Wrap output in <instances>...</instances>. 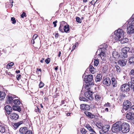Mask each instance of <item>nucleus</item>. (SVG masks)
<instances>
[{
	"instance_id": "nucleus-36",
	"label": "nucleus",
	"mask_w": 134,
	"mask_h": 134,
	"mask_svg": "<svg viewBox=\"0 0 134 134\" xmlns=\"http://www.w3.org/2000/svg\"><path fill=\"white\" fill-rule=\"evenodd\" d=\"M134 62V57H131L129 59V63L130 64H132Z\"/></svg>"
},
{
	"instance_id": "nucleus-21",
	"label": "nucleus",
	"mask_w": 134,
	"mask_h": 134,
	"mask_svg": "<svg viewBox=\"0 0 134 134\" xmlns=\"http://www.w3.org/2000/svg\"><path fill=\"white\" fill-rule=\"evenodd\" d=\"M102 79V75L100 74H98L96 77L95 81L97 82H99Z\"/></svg>"
},
{
	"instance_id": "nucleus-29",
	"label": "nucleus",
	"mask_w": 134,
	"mask_h": 134,
	"mask_svg": "<svg viewBox=\"0 0 134 134\" xmlns=\"http://www.w3.org/2000/svg\"><path fill=\"white\" fill-rule=\"evenodd\" d=\"M86 127L87 129L91 131V132L94 133H96L95 131L93 130L92 128L91 127V126L88 124H87L86 125Z\"/></svg>"
},
{
	"instance_id": "nucleus-35",
	"label": "nucleus",
	"mask_w": 134,
	"mask_h": 134,
	"mask_svg": "<svg viewBox=\"0 0 134 134\" xmlns=\"http://www.w3.org/2000/svg\"><path fill=\"white\" fill-rule=\"evenodd\" d=\"M95 69L92 65L90 66V71L91 72V73L92 74H94V70Z\"/></svg>"
},
{
	"instance_id": "nucleus-2",
	"label": "nucleus",
	"mask_w": 134,
	"mask_h": 134,
	"mask_svg": "<svg viewBox=\"0 0 134 134\" xmlns=\"http://www.w3.org/2000/svg\"><path fill=\"white\" fill-rule=\"evenodd\" d=\"M130 130V126L127 123L124 122L120 125V130L123 133L129 132Z\"/></svg>"
},
{
	"instance_id": "nucleus-60",
	"label": "nucleus",
	"mask_w": 134,
	"mask_h": 134,
	"mask_svg": "<svg viewBox=\"0 0 134 134\" xmlns=\"http://www.w3.org/2000/svg\"><path fill=\"white\" fill-rule=\"evenodd\" d=\"M131 88L132 89L134 92V85H131V86H130Z\"/></svg>"
},
{
	"instance_id": "nucleus-12",
	"label": "nucleus",
	"mask_w": 134,
	"mask_h": 134,
	"mask_svg": "<svg viewBox=\"0 0 134 134\" xmlns=\"http://www.w3.org/2000/svg\"><path fill=\"white\" fill-rule=\"evenodd\" d=\"M127 119L129 120H132L134 119V113L132 112H129L126 114Z\"/></svg>"
},
{
	"instance_id": "nucleus-9",
	"label": "nucleus",
	"mask_w": 134,
	"mask_h": 134,
	"mask_svg": "<svg viewBox=\"0 0 134 134\" xmlns=\"http://www.w3.org/2000/svg\"><path fill=\"white\" fill-rule=\"evenodd\" d=\"M103 83L105 85L109 86L111 84V81L109 77H106L103 79Z\"/></svg>"
},
{
	"instance_id": "nucleus-64",
	"label": "nucleus",
	"mask_w": 134,
	"mask_h": 134,
	"mask_svg": "<svg viewBox=\"0 0 134 134\" xmlns=\"http://www.w3.org/2000/svg\"><path fill=\"white\" fill-rule=\"evenodd\" d=\"M131 109L134 111V105L131 107Z\"/></svg>"
},
{
	"instance_id": "nucleus-23",
	"label": "nucleus",
	"mask_w": 134,
	"mask_h": 134,
	"mask_svg": "<svg viewBox=\"0 0 134 134\" xmlns=\"http://www.w3.org/2000/svg\"><path fill=\"white\" fill-rule=\"evenodd\" d=\"M120 42L121 43H124L128 42L129 41V39L126 37L124 38L123 37V38L121 40H120Z\"/></svg>"
},
{
	"instance_id": "nucleus-11",
	"label": "nucleus",
	"mask_w": 134,
	"mask_h": 134,
	"mask_svg": "<svg viewBox=\"0 0 134 134\" xmlns=\"http://www.w3.org/2000/svg\"><path fill=\"white\" fill-rule=\"evenodd\" d=\"M16 96L15 95H12L11 96H9L8 98H7V102L9 104L13 103L12 101L14 98H16Z\"/></svg>"
},
{
	"instance_id": "nucleus-34",
	"label": "nucleus",
	"mask_w": 134,
	"mask_h": 134,
	"mask_svg": "<svg viewBox=\"0 0 134 134\" xmlns=\"http://www.w3.org/2000/svg\"><path fill=\"white\" fill-rule=\"evenodd\" d=\"M101 129L99 132L100 134H108V132L104 131L103 129Z\"/></svg>"
},
{
	"instance_id": "nucleus-16",
	"label": "nucleus",
	"mask_w": 134,
	"mask_h": 134,
	"mask_svg": "<svg viewBox=\"0 0 134 134\" xmlns=\"http://www.w3.org/2000/svg\"><path fill=\"white\" fill-rule=\"evenodd\" d=\"M127 62V60L125 59H120L118 61V63L120 66H123L126 65Z\"/></svg>"
},
{
	"instance_id": "nucleus-15",
	"label": "nucleus",
	"mask_w": 134,
	"mask_h": 134,
	"mask_svg": "<svg viewBox=\"0 0 134 134\" xmlns=\"http://www.w3.org/2000/svg\"><path fill=\"white\" fill-rule=\"evenodd\" d=\"M10 118L14 120H15L18 119L19 118L18 115L14 113L11 114L10 115Z\"/></svg>"
},
{
	"instance_id": "nucleus-33",
	"label": "nucleus",
	"mask_w": 134,
	"mask_h": 134,
	"mask_svg": "<svg viewBox=\"0 0 134 134\" xmlns=\"http://www.w3.org/2000/svg\"><path fill=\"white\" fill-rule=\"evenodd\" d=\"M5 129L4 126L2 125H0V131L2 133L5 132Z\"/></svg>"
},
{
	"instance_id": "nucleus-22",
	"label": "nucleus",
	"mask_w": 134,
	"mask_h": 134,
	"mask_svg": "<svg viewBox=\"0 0 134 134\" xmlns=\"http://www.w3.org/2000/svg\"><path fill=\"white\" fill-rule=\"evenodd\" d=\"M65 24V22L63 21L61 23L60 25L59 28V31L62 32H63L64 24Z\"/></svg>"
},
{
	"instance_id": "nucleus-47",
	"label": "nucleus",
	"mask_w": 134,
	"mask_h": 134,
	"mask_svg": "<svg viewBox=\"0 0 134 134\" xmlns=\"http://www.w3.org/2000/svg\"><path fill=\"white\" fill-rule=\"evenodd\" d=\"M26 14L24 12H23V14L21 15V16L22 18H24V16L26 17Z\"/></svg>"
},
{
	"instance_id": "nucleus-50",
	"label": "nucleus",
	"mask_w": 134,
	"mask_h": 134,
	"mask_svg": "<svg viewBox=\"0 0 134 134\" xmlns=\"http://www.w3.org/2000/svg\"><path fill=\"white\" fill-rule=\"evenodd\" d=\"M97 0H92V1L91 2V3L92 4L94 5Z\"/></svg>"
},
{
	"instance_id": "nucleus-45",
	"label": "nucleus",
	"mask_w": 134,
	"mask_h": 134,
	"mask_svg": "<svg viewBox=\"0 0 134 134\" xmlns=\"http://www.w3.org/2000/svg\"><path fill=\"white\" fill-rule=\"evenodd\" d=\"M44 85V83L42 82H40L39 85V87L40 88H41L43 87Z\"/></svg>"
},
{
	"instance_id": "nucleus-54",
	"label": "nucleus",
	"mask_w": 134,
	"mask_h": 134,
	"mask_svg": "<svg viewBox=\"0 0 134 134\" xmlns=\"http://www.w3.org/2000/svg\"><path fill=\"white\" fill-rule=\"evenodd\" d=\"M57 23V20H56L55 21H54L53 22V24L54 25V27H55L57 26L56 23Z\"/></svg>"
},
{
	"instance_id": "nucleus-55",
	"label": "nucleus",
	"mask_w": 134,
	"mask_h": 134,
	"mask_svg": "<svg viewBox=\"0 0 134 134\" xmlns=\"http://www.w3.org/2000/svg\"><path fill=\"white\" fill-rule=\"evenodd\" d=\"M130 74L131 75H132L134 76V69H132L130 72Z\"/></svg>"
},
{
	"instance_id": "nucleus-51",
	"label": "nucleus",
	"mask_w": 134,
	"mask_h": 134,
	"mask_svg": "<svg viewBox=\"0 0 134 134\" xmlns=\"http://www.w3.org/2000/svg\"><path fill=\"white\" fill-rule=\"evenodd\" d=\"M25 134H32L31 130H28Z\"/></svg>"
},
{
	"instance_id": "nucleus-6",
	"label": "nucleus",
	"mask_w": 134,
	"mask_h": 134,
	"mask_svg": "<svg viewBox=\"0 0 134 134\" xmlns=\"http://www.w3.org/2000/svg\"><path fill=\"white\" fill-rule=\"evenodd\" d=\"M93 93V92L88 90L85 93L84 95L85 96L91 101L93 99L92 94Z\"/></svg>"
},
{
	"instance_id": "nucleus-5",
	"label": "nucleus",
	"mask_w": 134,
	"mask_h": 134,
	"mask_svg": "<svg viewBox=\"0 0 134 134\" xmlns=\"http://www.w3.org/2000/svg\"><path fill=\"white\" fill-rule=\"evenodd\" d=\"M93 76L91 74L86 75L84 78V81L86 83H88L89 85H92L93 83L92 81L93 80Z\"/></svg>"
},
{
	"instance_id": "nucleus-31",
	"label": "nucleus",
	"mask_w": 134,
	"mask_h": 134,
	"mask_svg": "<svg viewBox=\"0 0 134 134\" xmlns=\"http://www.w3.org/2000/svg\"><path fill=\"white\" fill-rule=\"evenodd\" d=\"M121 55L122 58H123V57L126 58L127 57V53L126 52H122Z\"/></svg>"
},
{
	"instance_id": "nucleus-43",
	"label": "nucleus",
	"mask_w": 134,
	"mask_h": 134,
	"mask_svg": "<svg viewBox=\"0 0 134 134\" xmlns=\"http://www.w3.org/2000/svg\"><path fill=\"white\" fill-rule=\"evenodd\" d=\"M95 98L96 100H99L100 99L101 97L98 95H96L95 96Z\"/></svg>"
},
{
	"instance_id": "nucleus-25",
	"label": "nucleus",
	"mask_w": 134,
	"mask_h": 134,
	"mask_svg": "<svg viewBox=\"0 0 134 134\" xmlns=\"http://www.w3.org/2000/svg\"><path fill=\"white\" fill-rule=\"evenodd\" d=\"M13 103L14 104V105L19 106L20 104V102L19 99H14L13 101Z\"/></svg>"
},
{
	"instance_id": "nucleus-40",
	"label": "nucleus",
	"mask_w": 134,
	"mask_h": 134,
	"mask_svg": "<svg viewBox=\"0 0 134 134\" xmlns=\"http://www.w3.org/2000/svg\"><path fill=\"white\" fill-rule=\"evenodd\" d=\"M131 82H129V84L130 85H131V83L134 84V77H132L131 78Z\"/></svg>"
},
{
	"instance_id": "nucleus-20",
	"label": "nucleus",
	"mask_w": 134,
	"mask_h": 134,
	"mask_svg": "<svg viewBox=\"0 0 134 134\" xmlns=\"http://www.w3.org/2000/svg\"><path fill=\"white\" fill-rule=\"evenodd\" d=\"M79 99L81 101H82L85 102L88 104L90 103L91 101L89 99L83 97H80Z\"/></svg>"
},
{
	"instance_id": "nucleus-42",
	"label": "nucleus",
	"mask_w": 134,
	"mask_h": 134,
	"mask_svg": "<svg viewBox=\"0 0 134 134\" xmlns=\"http://www.w3.org/2000/svg\"><path fill=\"white\" fill-rule=\"evenodd\" d=\"M115 68H116L117 71L118 72H120L121 71V69L120 67L117 65L115 66Z\"/></svg>"
},
{
	"instance_id": "nucleus-19",
	"label": "nucleus",
	"mask_w": 134,
	"mask_h": 134,
	"mask_svg": "<svg viewBox=\"0 0 134 134\" xmlns=\"http://www.w3.org/2000/svg\"><path fill=\"white\" fill-rule=\"evenodd\" d=\"M112 54L113 57L114 58L116 59H118L120 56L118 53L115 51H113L112 53Z\"/></svg>"
},
{
	"instance_id": "nucleus-48",
	"label": "nucleus",
	"mask_w": 134,
	"mask_h": 134,
	"mask_svg": "<svg viewBox=\"0 0 134 134\" xmlns=\"http://www.w3.org/2000/svg\"><path fill=\"white\" fill-rule=\"evenodd\" d=\"M50 59L49 58H48L46 59L45 60V62L47 64H48L49 63L50 61Z\"/></svg>"
},
{
	"instance_id": "nucleus-7",
	"label": "nucleus",
	"mask_w": 134,
	"mask_h": 134,
	"mask_svg": "<svg viewBox=\"0 0 134 134\" xmlns=\"http://www.w3.org/2000/svg\"><path fill=\"white\" fill-rule=\"evenodd\" d=\"M118 123L117 122L113 125L111 130L113 132L116 133L120 130L121 125H119Z\"/></svg>"
},
{
	"instance_id": "nucleus-46",
	"label": "nucleus",
	"mask_w": 134,
	"mask_h": 134,
	"mask_svg": "<svg viewBox=\"0 0 134 134\" xmlns=\"http://www.w3.org/2000/svg\"><path fill=\"white\" fill-rule=\"evenodd\" d=\"M11 20L12 21V23L13 24H15L16 22V21L15 20V18L14 17L12 18Z\"/></svg>"
},
{
	"instance_id": "nucleus-44",
	"label": "nucleus",
	"mask_w": 134,
	"mask_h": 134,
	"mask_svg": "<svg viewBox=\"0 0 134 134\" xmlns=\"http://www.w3.org/2000/svg\"><path fill=\"white\" fill-rule=\"evenodd\" d=\"M76 20L79 23H81V21L80 18L78 17H77L76 18Z\"/></svg>"
},
{
	"instance_id": "nucleus-24",
	"label": "nucleus",
	"mask_w": 134,
	"mask_h": 134,
	"mask_svg": "<svg viewBox=\"0 0 134 134\" xmlns=\"http://www.w3.org/2000/svg\"><path fill=\"white\" fill-rule=\"evenodd\" d=\"M109 125H106L102 126L101 129H103V130H104V131L108 132L109 130Z\"/></svg>"
},
{
	"instance_id": "nucleus-61",
	"label": "nucleus",
	"mask_w": 134,
	"mask_h": 134,
	"mask_svg": "<svg viewBox=\"0 0 134 134\" xmlns=\"http://www.w3.org/2000/svg\"><path fill=\"white\" fill-rule=\"evenodd\" d=\"M58 36H59V35L58 33L55 34V36L56 38H58Z\"/></svg>"
},
{
	"instance_id": "nucleus-58",
	"label": "nucleus",
	"mask_w": 134,
	"mask_h": 134,
	"mask_svg": "<svg viewBox=\"0 0 134 134\" xmlns=\"http://www.w3.org/2000/svg\"><path fill=\"white\" fill-rule=\"evenodd\" d=\"M111 80L112 82H116V81L115 80V79L114 77H112L111 78Z\"/></svg>"
},
{
	"instance_id": "nucleus-37",
	"label": "nucleus",
	"mask_w": 134,
	"mask_h": 134,
	"mask_svg": "<svg viewBox=\"0 0 134 134\" xmlns=\"http://www.w3.org/2000/svg\"><path fill=\"white\" fill-rule=\"evenodd\" d=\"M80 132L82 134H85L87 131L84 128H82L81 129Z\"/></svg>"
},
{
	"instance_id": "nucleus-3",
	"label": "nucleus",
	"mask_w": 134,
	"mask_h": 134,
	"mask_svg": "<svg viewBox=\"0 0 134 134\" xmlns=\"http://www.w3.org/2000/svg\"><path fill=\"white\" fill-rule=\"evenodd\" d=\"M106 50V49L105 48H103L98 49L96 52L97 54L100 56L103 60H105L104 57L106 56L105 53Z\"/></svg>"
},
{
	"instance_id": "nucleus-10",
	"label": "nucleus",
	"mask_w": 134,
	"mask_h": 134,
	"mask_svg": "<svg viewBox=\"0 0 134 134\" xmlns=\"http://www.w3.org/2000/svg\"><path fill=\"white\" fill-rule=\"evenodd\" d=\"M127 31L128 34L134 33V25H130L128 27Z\"/></svg>"
},
{
	"instance_id": "nucleus-4",
	"label": "nucleus",
	"mask_w": 134,
	"mask_h": 134,
	"mask_svg": "<svg viewBox=\"0 0 134 134\" xmlns=\"http://www.w3.org/2000/svg\"><path fill=\"white\" fill-rule=\"evenodd\" d=\"M131 102L129 100H127L124 101L123 103V110H121L122 113H124V110L125 111L129 110L131 106Z\"/></svg>"
},
{
	"instance_id": "nucleus-26",
	"label": "nucleus",
	"mask_w": 134,
	"mask_h": 134,
	"mask_svg": "<svg viewBox=\"0 0 134 134\" xmlns=\"http://www.w3.org/2000/svg\"><path fill=\"white\" fill-rule=\"evenodd\" d=\"M5 96V94L4 92L0 91V100H2L4 99Z\"/></svg>"
},
{
	"instance_id": "nucleus-41",
	"label": "nucleus",
	"mask_w": 134,
	"mask_h": 134,
	"mask_svg": "<svg viewBox=\"0 0 134 134\" xmlns=\"http://www.w3.org/2000/svg\"><path fill=\"white\" fill-rule=\"evenodd\" d=\"M115 59L113 57H110L109 58V60L110 62L112 63L114 62Z\"/></svg>"
},
{
	"instance_id": "nucleus-38",
	"label": "nucleus",
	"mask_w": 134,
	"mask_h": 134,
	"mask_svg": "<svg viewBox=\"0 0 134 134\" xmlns=\"http://www.w3.org/2000/svg\"><path fill=\"white\" fill-rule=\"evenodd\" d=\"M14 64V63L11 62L8 64L7 65V68H10V67H12Z\"/></svg>"
},
{
	"instance_id": "nucleus-17",
	"label": "nucleus",
	"mask_w": 134,
	"mask_h": 134,
	"mask_svg": "<svg viewBox=\"0 0 134 134\" xmlns=\"http://www.w3.org/2000/svg\"><path fill=\"white\" fill-rule=\"evenodd\" d=\"M28 131L27 127H25L20 128L19 129V132L21 134H25Z\"/></svg>"
},
{
	"instance_id": "nucleus-62",
	"label": "nucleus",
	"mask_w": 134,
	"mask_h": 134,
	"mask_svg": "<svg viewBox=\"0 0 134 134\" xmlns=\"http://www.w3.org/2000/svg\"><path fill=\"white\" fill-rule=\"evenodd\" d=\"M65 101V100H62L61 102V104H64V103Z\"/></svg>"
},
{
	"instance_id": "nucleus-53",
	"label": "nucleus",
	"mask_w": 134,
	"mask_h": 134,
	"mask_svg": "<svg viewBox=\"0 0 134 134\" xmlns=\"http://www.w3.org/2000/svg\"><path fill=\"white\" fill-rule=\"evenodd\" d=\"M113 86L114 87H115L116 86V82H114L112 83Z\"/></svg>"
},
{
	"instance_id": "nucleus-14",
	"label": "nucleus",
	"mask_w": 134,
	"mask_h": 134,
	"mask_svg": "<svg viewBox=\"0 0 134 134\" xmlns=\"http://www.w3.org/2000/svg\"><path fill=\"white\" fill-rule=\"evenodd\" d=\"M6 113L9 115L12 111V108L9 105H7L4 107Z\"/></svg>"
},
{
	"instance_id": "nucleus-63",
	"label": "nucleus",
	"mask_w": 134,
	"mask_h": 134,
	"mask_svg": "<svg viewBox=\"0 0 134 134\" xmlns=\"http://www.w3.org/2000/svg\"><path fill=\"white\" fill-rule=\"evenodd\" d=\"M35 40L34 39H32L31 40V42L33 44H34L35 43V41H34Z\"/></svg>"
},
{
	"instance_id": "nucleus-1",
	"label": "nucleus",
	"mask_w": 134,
	"mask_h": 134,
	"mask_svg": "<svg viewBox=\"0 0 134 134\" xmlns=\"http://www.w3.org/2000/svg\"><path fill=\"white\" fill-rule=\"evenodd\" d=\"M125 32L121 29H118L114 32L115 40L116 41H120L124 36Z\"/></svg>"
},
{
	"instance_id": "nucleus-13",
	"label": "nucleus",
	"mask_w": 134,
	"mask_h": 134,
	"mask_svg": "<svg viewBox=\"0 0 134 134\" xmlns=\"http://www.w3.org/2000/svg\"><path fill=\"white\" fill-rule=\"evenodd\" d=\"M80 108L83 110H88L90 109L89 105L86 104H82L80 105Z\"/></svg>"
},
{
	"instance_id": "nucleus-57",
	"label": "nucleus",
	"mask_w": 134,
	"mask_h": 134,
	"mask_svg": "<svg viewBox=\"0 0 134 134\" xmlns=\"http://www.w3.org/2000/svg\"><path fill=\"white\" fill-rule=\"evenodd\" d=\"M104 106L105 107H110V104L108 102L107 103H106L104 105Z\"/></svg>"
},
{
	"instance_id": "nucleus-56",
	"label": "nucleus",
	"mask_w": 134,
	"mask_h": 134,
	"mask_svg": "<svg viewBox=\"0 0 134 134\" xmlns=\"http://www.w3.org/2000/svg\"><path fill=\"white\" fill-rule=\"evenodd\" d=\"M38 36V35L37 34L34 35L33 37V39H34L35 40V39L37 38Z\"/></svg>"
},
{
	"instance_id": "nucleus-27",
	"label": "nucleus",
	"mask_w": 134,
	"mask_h": 134,
	"mask_svg": "<svg viewBox=\"0 0 134 134\" xmlns=\"http://www.w3.org/2000/svg\"><path fill=\"white\" fill-rule=\"evenodd\" d=\"M18 106L14 105H13L12 107V108L13 110L20 112L21 110L20 108V107Z\"/></svg>"
},
{
	"instance_id": "nucleus-59",
	"label": "nucleus",
	"mask_w": 134,
	"mask_h": 134,
	"mask_svg": "<svg viewBox=\"0 0 134 134\" xmlns=\"http://www.w3.org/2000/svg\"><path fill=\"white\" fill-rule=\"evenodd\" d=\"M76 47V46L75 45H73L72 47V50H71V52H72V51H73L75 49V48Z\"/></svg>"
},
{
	"instance_id": "nucleus-30",
	"label": "nucleus",
	"mask_w": 134,
	"mask_h": 134,
	"mask_svg": "<svg viewBox=\"0 0 134 134\" xmlns=\"http://www.w3.org/2000/svg\"><path fill=\"white\" fill-rule=\"evenodd\" d=\"M69 26V25H65L64 26L63 30L66 32L68 31L70 29Z\"/></svg>"
},
{
	"instance_id": "nucleus-28",
	"label": "nucleus",
	"mask_w": 134,
	"mask_h": 134,
	"mask_svg": "<svg viewBox=\"0 0 134 134\" xmlns=\"http://www.w3.org/2000/svg\"><path fill=\"white\" fill-rule=\"evenodd\" d=\"M23 123V121H20L19 122L15 123L14 125H13V127L15 129H17L18 128L19 126L21 124Z\"/></svg>"
},
{
	"instance_id": "nucleus-52",
	"label": "nucleus",
	"mask_w": 134,
	"mask_h": 134,
	"mask_svg": "<svg viewBox=\"0 0 134 134\" xmlns=\"http://www.w3.org/2000/svg\"><path fill=\"white\" fill-rule=\"evenodd\" d=\"M21 76L20 75L18 74L17 75L16 78L18 80H19L21 77Z\"/></svg>"
},
{
	"instance_id": "nucleus-39",
	"label": "nucleus",
	"mask_w": 134,
	"mask_h": 134,
	"mask_svg": "<svg viewBox=\"0 0 134 134\" xmlns=\"http://www.w3.org/2000/svg\"><path fill=\"white\" fill-rule=\"evenodd\" d=\"M99 64V60L98 59H96L94 62V65L95 66H97Z\"/></svg>"
},
{
	"instance_id": "nucleus-49",
	"label": "nucleus",
	"mask_w": 134,
	"mask_h": 134,
	"mask_svg": "<svg viewBox=\"0 0 134 134\" xmlns=\"http://www.w3.org/2000/svg\"><path fill=\"white\" fill-rule=\"evenodd\" d=\"M97 126L100 129H101L102 126L101 125V124H97Z\"/></svg>"
},
{
	"instance_id": "nucleus-18",
	"label": "nucleus",
	"mask_w": 134,
	"mask_h": 134,
	"mask_svg": "<svg viewBox=\"0 0 134 134\" xmlns=\"http://www.w3.org/2000/svg\"><path fill=\"white\" fill-rule=\"evenodd\" d=\"M84 113L87 116L90 118H93L95 117L94 115L87 111H85Z\"/></svg>"
},
{
	"instance_id": "nucleus-8",
	"label": "nucleus",
	"mask_w": 134,
	"mask_h": 134,
	"mask_svg": "<svg viewBox=\"0 0 134 134\" xmlns=\"http://www.w3.org/2000/svg\"><path fill=\"white\" fill-rule=\"evenodd\" d=\"M121 90L123 92H128L130 90V86L127 84H124L121 86Z\"/></svg>"
},
{
	"instance_id": "nucleus-32",
	"label": "nucleus",
	"mask_w": 134,
	"mask_h": 134,
	"mask_svg": "<svg viewBox=\"0 0 134 134\" xmlns=\"http://www.w3.org/2000/svg\"><path fill=\"white\" fill-rule=\"evenodd\" d=\"M130 48L128 47H125L123 48L122 50V52H126V53H127L129 52L130 50Z\"/></svg>"
}]
</instances>
